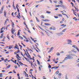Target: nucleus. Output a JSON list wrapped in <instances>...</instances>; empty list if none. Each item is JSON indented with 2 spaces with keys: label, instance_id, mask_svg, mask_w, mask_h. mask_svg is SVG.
Instances as JSON below:
<instances>
[{
  "label": "nucleus",
  "instance_id": "nucleus-1",
  "mask_svg": "<svg viewBox=\"0 0 79 79\" xmlns=\"http://www.w3.org/2000/svg\"><path fill=\"white\" fill-rule=\"evenodd\" d=\"M73 56H74V54H69L66 55V56H68L69 59H73Z\"/></svg>",
  "mask_w": 79,
  "mask_h": 79
},
{
  "label": "nucleus",
  "instance_id": "nucleus-2",
  "mask_svg": "<svg viewBox=\"0 0 79 79\" xmlns=\"http://www.w3.org/2000/svg\"><path fill=\"white\" fill-rule=\"evenodd\" d=\"M72 47L74 48H76V50H77V51H78V52H79V48H77V47L75 45H73L72 46Z\"/></svg>",
  "mask_w": 79,
  "mask_h": 79
},
{
  "label": "nucleus",
  "instance_id": "nucleus-3",
  "mask_svg": "<svg viewBox=\"0 0 79 79\" xmlns=\"http://www.w3.org/2000/svg\"><path fill=\"white\" fill-rule=\"evenodd\" d=\"M15 57H16V58H17L18 59V60H21L20 59H21V57L18 54H17ZM19 58H20V59H19Z\"/></svg>",
  "mask_w": 79,
  "mask_h": 79
},
{
  "label": "nucleus",
  "instance_id": "nucleus-4",
  "mask_svg": "<svg viewBox=\"0 0 79 79\" xmlns=\"http://www.w3.org/2000/svg\"><path fill=\"white\" fill-rule=\"evenodd\" d=\"M11 32L13 34H14V33L15 32V29H14L13 28H12L11 29Z\"/></svg>",
  "mask_w": 79,
  "mask_h": 79
},
{
  "label": "nucleus",
  "instance_id": "nucleus-5",
  "mask_svg": "<svg viewBox=\"0 0 79 79\" xmlns=\"http://www.w3.org/2000/svg\"><path fill=\"white\" fill-rule=\"evenodd\" d=\"M3 9H4V6H3L1 8V10H0V14L3 13Z\"/></svg>",
  "mask_w": 79,
  "mask_h": 79
},
{
  "label": "nucleus",
  "instance_id": "nucleus-6",
  "mask_svg": "<svg viewBox=\"0 0 79 79\" xmlns=\"http://www.w3.org/2000/svg\"><path fill=\"white\" fill-rule=\"evenodd\" d=\"M54 48H53V47H52L49 50V51H48V53H50V52H51L53 50Z\"/></svg>",
  "mask_w": 79,
  "mask_h": 79
},
{
  "label": "nucleus",
  "instance_id": "nucleus-7",
  "mask_svg": "<svg viewBox=\"0 0 79 79\" xmlns=\"http://www.w3.org/2000/svg\"><path fill=\"white\" fill-rule=\"evenodd\" d=\"M7 13H6V10H4V15L5 17H6V14Z\"/></svg>",
  "mask_w": 79,
  "mask_h": 79
},
{
  "label": "nucleus",
  "instance_id": "nucleus-8",
  "mask_svg": "<svg viewBox=\"0 0 79 79\" xmlns=\"http://www.w3.org/2000/svg\"><path fill=\"white\" fill-rule=\"evenodd\" d=\"M68 44H70L71 43H72V41H71V40H69L68 39Z\"/></svg>",
  "mask_w": 79,
  "mask_h": 79
},
{
  "label": "nucleus",
  "instance_id": "nucleus-9",
  "mask_svg": "<svg viewBox=\"0 0 79 79\" xmlns=\"http://www.w3.org/2000/svg\"><path fill=\"white\" fill-rule=\"evenodd\" d=\"M18 6H18V4H17V5H16V8L18 12H19V8Z\"/></svg>",
  "mask_w": 79,
  "mask_h": 79
},
{
  "label": "nucleus",
  "instance_id": "nucleus-10",
  "mask_svg": "<svg viewBox=\"0 0 79 79\" xmlns=\"http://www.w3.org/2000/svg\"><path fill=\"white\" fill-rule=\"evenodd\" d=\"M44 25L46 26H51V24L50 23H45Z\"/></svg>",
  "mask_w": 79,
  "mask_h": 79
},
{
  "label": "nucleus",
  "instance_id": "nucleus-11",
  "mask_svg": "<svg viewBox=\"0 0 79 79\" xmlns=\"http://www.w3.org/2000/svg\"><path fill=\"white\" fill-rule=\"evenodd\" d=\"M10 61H12V62H13V63H15V64H16V61H17L16 60H15V61H14L12 59H11Z\"/></svg>",
  "mask_w": 79,
  "mask_h": 79
},
{
  "label": "nucleus",
  "instance_id": "nucleus-12",
  "mask_svg": "<svg viewBox=\"0 0 79 79\" xmlns=\"http://www.w3.org/2000/svg\"><path fill=\"white\" fill-rule=\"evenodd\" d=\"M8 21L9 22V19H6V20L5 21L4 24H6V23H7V21Z\"/></svg>",
  "mask_w": 79,
  "mask_h": 79
},
{
  "label": "nucleus",
  "instance_id": "nucleus-13",
  "mask_svg": "<svg viewBox=\"0 0 79 79\" xmlns=\"http://www.w3.org/2000/svg\"><path fill=\"white\" fill-rule=\"evenodd\" d=\"M12 26L13 28L15 27V24H14V22L12 23Z\"/></svg>",
  "mask_w": 79,
  "mask_h": 79
},
{
  "label": "nucleus",
  "instance_id": "nucleus-14",
  "mask_svg": "<svg viewBox=\"0 0 79 79\" xmlns=\"http://www.w3.org/2000/svg\"><path fill=\"white\" fill-rule=\"evenodd\" d=\"M56 15L58 16H60V17H62V15H61V14H56Z\"/></svg>",
  "mask_w": 79,
  "mask_h": 79
},
{
  "label": "nucleus",
  "instance_id": "nucleus-15",
  "mask_svg": "<svg viewBox=\"0 0 79 79\" xmlns=\"http://www.w3.org/2000/svg\"><path fill=\"white\" fill-rule=\"evenodd\" d=\"M29 63L31 64V66H33V64H32V63H33V62H32V61H29Z\"/></svg>",
  "mask_w": 79,
  "mask_h": 79
},
{
  "label": "nucleus",
  "instance_id": "nucleus-16",
  "mask_svg": "<svg viewBox=\"0 0 79 79\" xmlns=\"http://www.w3.org/2000/svg\"><path fill=\"white\" fill-rule=\"evenodd\" d=\"M20 35V32H19V30L18 31V33H17L18 36H19Z\"/></svg>",
  "mask_w": 79,
  "mask_h": 79
},
{
  "label": "nucleus",
  "instance_id": "nucleus-17",
  "mask_svg": "<svg viewBox=\"0 0 79 79\" xmlns=\"http://www.w3.org/2000/svg\"><path fill=\"white\" fill-rule=\"evenodd\" d=\"M68 59V56L66 57L64 59V61H65L66 60H67Z\"/></svg>",
  "mask_w": 79,
  "mask_h": 79
},
{
  "label": "nucleus",
  "instance_id": "nucleus-18",
  "mask_svg": "<svg viewBox=\"0 0 79 79\" xmlns=\"http://www.w3.org/2000/svg\"><path fill=\"white\" fill-rule=\"evenodd\" d=\"M61 26H63L64 27H66V25H64V24H63L62 25H61Z\"/></svg>",
  "mask_w": 79,
  "mask_h": 79
},
{
  "label": "nucleus",
  "instance_id": "nucleus-19",
  "mask_svg": "<svg viewBox=\"0 0 79 79\" xmlns=\"http://www.w3.org/2000/svg\"><path fill=\"white\" fill-rule=\"evenodd\" d=\"M62 15H65V16H66V17H67V18H68L69 17H68V16L67 15H66V14H64V13H62Z\"/></svg>",
  "mask_w": 79,
  "mask_h": 79
},
{
  "label": "nucleus",
  "instance_id": "nucleus-20",
  "mask_svg": "<svg viewBox=\"0 0 79 79\" xmlns=\"http://www.w3.org/2000/svg\"><path fill=\"white\" fill-rule=\"evenodd\" d=\"M66 30H67V28H65V29H64V30H63L62 31V32H65V31H66Z\"/></svg>",
  "mask_w": 79,
  "mask_h": 79
},
{
  "label": "nucleus",
  "instance_id": "nucleus-21",
  "mask_svg": "<svg viewBox=\"0 0 79 79\" xmlns=\"http://www.w3.org/2000/svg\"><path fill=\"white\" fill-rule=\"evenodd\" d=\"M10 67H11V65H9L7 66L6 67V68L8 69V68H10Z\"/></svg>",
  "mask_w": 79,
  "mask_h": 79
},
{
  "label": "nucleus",
  "instance_id": "nucleus-22",
  "mask_svg": "<svg viewBox=\"0 0 79 79\" xmlns=\"http://www.w3.org/2000/svg\"><path fill=\"white\" fill-rule=\"evenodd\" d=\"M35 46L36 47V48H37V50H39V51H40V49L38 48L37 47V46L36 44H35Z\"/></svg>",
  "mask_w": 79,
  "mask_h": 79
},
{
  "label": "nucleus",
  "instance_id": "nucleus-23",
  "mask_svg": "<svg viewBox=\"0 0 79 79\" xmlns=\"http://www.w3.org/2000/svg\"><path fill=\"white\" fill-rule=\"evenodd\" d=\"M7 39H9V40H10V37L9 36V35L8 34L7 35Z\"/></svg>",
  "mask_w": 79,
  "mask_h": 79
},
{
  "label": "nucleus",
  "instance_id": "nucleus-24",
  "mask_svg": "<svg viewBox=\"0 0 79 79\" xmlns=\"http://www.w3.org/2000/svg\"><path fill=\"white\" fill-rule=\"evenodd\" d=\"M40 18H42V19H44V15H42L40 16Z\"/></svg>",
  "mask_w": 79,
  "mask_h": 79
},
{
  "label": "nucleus",
  "instance_id": "nucleus-25",
  "mask_svg": "<svg viewBox=\"0 0 79 79\" xmlns=\"http://www.w3.org/2000/svg\"><path fill=\"white\" fill-rule=\"evenodd\" d=\"M13 47H12V46H10L9 47V48L8 49H11V48H12Z\"/></svg>",
  "mask_w": 79,
  "mask_h": 79
},
{
  "label": "nucleus",
  "instance_id": "nucleus-26",
  "mask_svg": "<svg viewBox=\"0 0 79 79\" xmlns=\"http://www.w3.org/2000/svg\"><path fill=\"white\" fill-rule=\"evenodd\" d=\"M49 32L51 34H53L54 33V31H49Z\"/></svg>",
  "mask_w": 79,
  "mask_h": 79
},
{
  "label": "nucleus",
  "instance_id": "nucleus-27",
  "mask_svg": "<svg viewBox=\"0 0 79 79\" xmlns=\"http://www.w3.org/2000/svg\"><path fill=\"white\" fill-rule=\"evenodd\" d=\"M3 37L4 38L3 39V40H1V41H3V42H4V41H5V37L4 36Z\"/></svg>",
  "mask_w": 79,
  "mask_h": 79
},
{
  "label": "nucleus",
  "instance_id": "nucleus-28",
  "mask_svg": "<svg viewBox=\"0 0 79 79\" xmlns=\"http://www.w3.org/2000/svg\"><path fill=\"white\" fill-rule=\"evenodd\" d=\"M60 53L59 52L57 53V56H60Z\"/></svg>",
  "mask_w": 79,
  "mask_h": 79
},
{
  "label": "nucleus",
  "instance_id": "nucleus-29",
  "mask_svg": "<svg viewBox=\"0 0 79 79\" xmlns=\"http://www.w3.org/2000/svg\"><path fill=\"white\" fill-rule=\"evenodd\" d=\"M23 37L25 39H26V40H27V38L26 37V36H24V35H23Z\"/></svg>",
  "mask_w": 79,
  "mask_h": 79
},
{
  "label": "nucleus",
  "instance_id": "nucleus-30",
  "mask_svg": "<svg viewBox=\"0 0 79 79\" xmlns=\"http://www.w3.org/2000/svg\"><path fill=\"white\" fill-rule=\"evenodd\" d=\"M50 21V20L48 19H45V22H48Z\"/></svg>",
  "mask_w": 79,
  "mask_h": 79
},
{
  "label": "nucleus",
  "instance_id": "nucleus-31",
  "mask_svg": "<svg viewBox=\"0 0 79 79\" xmlns=\"http://www.w3.org/2000/svg\"><path fill=\"white\" fill-rule=\"evenodd\" d=\"M19 38H20V39H23V37H21V36H19Z\"/></svg>",
  "mask_w": 79,
  "mask_h": 79
},
{
  "label": "nucleus",
  "instance_id": "nucleus-32",
  "mask_svg": "<svg viewBox=\"0 0 79 79\" xmlns=\"http://www.w3.org/2000/svg\"><path fill=\"white\" fill-rule=\"evenodd\" d=\"M37 62L38 64H40V62L39 60H37Z\"/></svg>",
  "mask_w": 79,
  "mask_h": 79
},
{
  "label": "nucleus",
  "instance_id": "nucleus-33",
  "mask_svg": "<svg viewBox=\"0 0 79 79\" xmlns=\"http://www.w3.org/2000/svg\"><path fill=\"white\" fill-rule=\"evenodd\" d=\"M46 13H48L49 14H50V13H51V12L50 11H47Z\"/></svg>",
  "mask_w": 79,
  "mask_h": 79
},
{
  "label": "nucleus",
  "instance_id": "nucleus-34",
  "mask_svg": "<svg viewBox=\"0 0 79 79\" xmlns=\"http://www.w3.org/2000/svg\"><path fill=\"white\" fill-rule=\"evenodd\" d=\"M70 3L71 5H72L73 7H74V4H73V3L72 2H71Z\"/></svg>",
  "mask_w": 79,
  "mask_h": 79
},
{
  "label": "nucleus",
  "instance_id": "nucleus-35",
  "mask_svg": "<svg viewBox=\"0 0 79 79\" xmlns=\"http://www.w3.org/2000/svg\"><path fill=\"white\" fill-rule=\"evenodd\" d=\"M56 28L55 27H54L52 28V30H53V31H55V30H56Z\"/></svg>",
  "mask_w": 79,
  "mask_h": 79
},
{
  "label": "nucleus",
  "instance_id": "nucleus-36",
  "mask_svg": "<svg viewBox=\"0 0 79 79\" xmlns=\"http://www.w3.org/2000/svg\"><path fill=\"white\" fill-rule=\"evenodd\" d=\"M21 55H22V56H23V57H24V55H23V52H22L21 53Z\"/></svg>",
  "mask_w": 79,
  "mask_h": 79
},
{
  "label": "nucleus",
  "instance_id": "nucleus-37",
  "mask_svg": "<svg viewBox=\"0 0 79 79\" xmlns=\"http://www.w3.org/2000/svg\"><path fill=\"white\" fill-rule=\"evenodd\" d=\"M51 67H52V66L50 65H49V66H48V68H49V69H50V68H51Z\"/></svg>",
  "mask_w": 79,
  "mask_h": 79
},
{
  "label": "nucleus",
  "instance_id": "nucleus-38",
  "mask_svg": "<svg viewBox=\"0 0 79 79\" xmlns=\"http://www.w3.org/2000/svg\"><path fill=\"white\" fill-rule=\"evenodd\" d=\"M4 34L3 33H2V34H1V37H2H2H3V35Z\"/></svg>",
  "mask_w": 79,
  "mask_h": 79
},
{
  "label": "nucleus",
  "instance_id": "nucleus-39",
  "mask_svg": "<svg viewBox=\"0 0 79 79\" xmlns=\"http://www.w3.org/2000/svg\"><path fill=\"white\" fill-rule=\"evenodd\" d=\"M32 46L33 47V49L35 50V46H34V45H33Z\"/></svg>",
  "mask_w": 79,
  "mask_h": 79
},
{
  "label": "nucleus",
  "instance_id": "nucleus-40",
  "mask_svg": "<svg viewBox=\"0 0 79 79\" xmlns=\"http://www.w3.org/2000/svg\"><path fill=\"white\" fill-rule=\"evenodd\" d=\"M19 63H20L21 64H23V65H24V64H23V63H22V62H21L19 61Z\"/></svg>",
  "mask_w": 79,
  "mask_h": 79
},
{
  "label": "nucleus",
  "instance_id": "nucleus-41",
  "mask_svg": "<svg viewBox=\"0 0 79 79\" xmlns=\"http://www.w3.org/2000/svg\"><path fill=\"white\" fill-rule=\"evenodd\" d=\"M55 68H56V66L52 67V68H51V69H55Z\"/></svg>",
  "mask_w": 79,
  "mask_h": 79
},
{
  "label": "nucleus",
  "instance_id": "nucleus-42",
  "mask_svg": "<svg viewBox=\"0 0 79 79\" xmlns=\"http://www.w3.org/2000/svg\"><path fill=\"white\" fill-rule=\"evenodd\" d=\"M59 73V71H57L56 72V74H58V73Z\"/></svg>",
  "mask_w": 79,
  "mask_h": 79
},
{
  "label": "nucleus",
  "instance_id": "nucleus-43",
  "mask_svg": "<svg viewBox=\"0 0 79 79\" xmlns=\"http://www.w3.org/2000/svg\"><path fill=\"white\" fill-rule=\"evenodd\" d=\"M3 30H1V31H0V33H3Z\"/></svg>",
  "mask_w": 79,
  "mask_h": 79
},
{
  "label": "nucleus",
  "instance_id": "nucleus-44",
  "mask_svg": "<svg viewBox=\"0 0 79 79\" xmlns=\"http://www.w3.org/2000/svg\"><path fill=\"white\" fill-rule=\"evenodd\" d=\"M20 52V51H19V50H18L16 51L17 53H19Z\"/></svg>",
  "mask_w": 79,
  "mask_h": 79
},
{
  "label": "nucleus",
  "instance_id": "nucleus-45",
  "mask_svg": "<svg viewBox=\"0 0 79 79\" xmlns=\"http://www.w3.org/2000/svg\"><path fill=\"white\" fill-rule=\"evenodd\" d=\"M19 46L20 47V49H21V48H22L23 47H22V46L20 45V44H19Z\"/></svg>",
  "mask_w": 79,
  "mask_h": 79
},
{
  "label": "nucleus",
  "instance_id": "nucleus-46",
  "mask_svg": "<svg viewBox=\"0 0 79 79\" xmlns=\"http://www.w3.org/2000/svg\"><path fill=\"white\" fill-rule=\"evenodd\" d=\"M45 44L46 45H48V42H46Z\"/></svg>",
  "mask_w": 79,
  "mask_h": 79
},
{
  "label": "nucleus",
  "instance_id": "nucleus-47",
  "mask_svg": "<svg viewBox=\"0 0 79 79\" xmlns=\"http://www.w3.org/2000/svg\"><path fill=\"white\" fill-rule=\"evenodd\" d=\"M25 26H26V27L27 29H29V28H28V27H27V25H25Z\"/></svg>",
  "mask_w": 79,
  "mask_h": 79
},
{
  "label": "nucleus",
  "instance_id": "nucleus-48",
  "mask_svg": "<svg viewBox=\"0 0 79 79\" xmlns=\"http://www.w3.org/2000/svg\"><path fill=\"white\" fill-rule=\"evenodd\" d=\"M13 73H16V72L15 71V69L13 70Z\"/></svg>",
  "mask_w": 79,
  "mask_h": 79
},
{
  "label": "nucleus",
  "instance_id": "nucleus-49",
  "mask_svg": "<svg viewBox=\"0 0 79 79\" xmlns=\"http://www.w3.org/2000/svg\"><path fill=\"white\" fill-rule=\"evenodd\" d=\"M23 24H24V25H25V26H26V22H23Z\"/></svg>",
  "mask_w": 79,
  "mask_h": 79
},
{
  "label": "nucleus",
  "instance_id": "nucleus-50",
  "mask_svg": "<svg viewBox=\"0 0 79 79\" xmlns=\"http://www.w3.org/2000/svg\"><path fill=\"white\" fill-rule=\"evenodd\" d=\"M54 18L56 19H57V18H58V17L56 16H54Z\"/></svg>",
  "mask_w": 79,
  "mask_h": 79
},
{
  "label": "nucleus",
  "instance_id": "nucleus-51",
  "mask_svg": "<svg viewBox=\"0 0 79 79\" xmlns=\"http://www.w3.org/2000/svg\"><path fill=\"white\" fill-rule=\"evenodd\" d=\"M37 56H39V58H41V56H40V55L38 54V55Z\"/></svg>",
  "mask_w": 79,
  "mask_h": 79
},
{
  "label": "nucleus",
  "instance_id": "nucleus-52",
  "mask_svg": "<svg viewBox=\"0 0 79 79\" xmlns=\"http://www.w3.org/2000/svg\"><path fill=\"white\" fill-rule=\"evenodd\" d=\"M71 52H77V51H75L74 50H72Z\"/></svg>",
  "mask_w": 79,
  "mask_h": 79
},
{
  "label": "nucleus",
  "instance_id": "nucleus-53",
  "mask_svg": "<svg viewBox=\"0 0 79 79\" xmlns=\"http://www.w3.org/2000/svg\"><path fill=\"white\" fill-rule=\"evenodd\" d=\"M21 44H22L24 47H26V45H25L24 44H23V43H22Z\"/></svg>",
  "mask_w": 79,
  "mask_h": 79
},
{
  "label": "nucleus",
  "instance_id": "nucleus-54",
  "mask_svg": "<svg viewBox=\"0 0 79 79\" xmlns=\"http://www.w3.org/2000/svg\"><path fill=\"white\" fill-rule=\"evenodd\" d=\"M14 53L15 55H16V54L18 53L17 52H14Z\"/></svg>",
  "mask_w": 79,
  "mask_h": 79
},
{
  "label": "nucleus",
  "instance_id": "nucleus-55",
  "mask_svg": "<svg viewBox=\"0 0 79 79\" xmlns=\"http://www.w3.org/2000/svg\"><path fill=\"white\" fill-rule=\"evenodd\" d=\"M1 60H4V58L3 57H2L1 58Z\"/></svg>",
  "mask_w": 79,
  "mask_h": 79
},
{
  "label": "nucleus",
  "instance_id": "nucleus-56",
  "mask_svg": "<svg viewBox=\"0 0 79 79\" xmlns=\"http://www.w3.org/2000/svg\"><path fill=\"white\" fill-rule=\"evenodd\" d=\"M49 29H50V30H52V29H53V28H52V27H50L49 28Z\"/></svg>",
  "mask_w": 79,
  "mask_h": 79
},
{
  "label": "nucleus",
  "instance_id": "nucleus-57",
  "mask_svg": "<svg viewBox=\"0 0 79 79\" xmlns=\"http://www.w3.org/2000/svg\"><path fill=\"white\" fill-rule=\"evenodd\" d=\"M17 17L18 18V19H20V18L19 17V16L18 15H17Z\"/></svg>",
  "mask_w": 79,
  "mask_h": 79
},
{
  "label": "nucleus",
  "instance_id": "nucleus-58",
  "mask_svg": "<svg viewBox=\"0 0 79 79\" xmlns=\"http://www.w3.org/2000/svg\"><path fill=\"white\" fill-rule=\"evenodd\" d=\"M59 6H60V5H56V8L57 7H59Z\"/></svg>",
  "mask_w": 79,
  "mask_h": 79
},
{
  "label": "nucleus",
  "instance_id": "nucleus-59",
  "mask_svg": "<svg viewBox=\"0 0 79 79\" xmlns=\"http://www.w3.org/2000/svg\"><path fill=\"white\" fill-rule=\"evenodd\" d=\"M54 2L56 3L58 2L57 1H54Z\"/></svg>",
  "mask_w": 79,
  "mask_h": 79
},
{
  "label": "nucleus",
  "instance_id": "nucleus-60",
  "mask_svg": "<svg viewBox=\"0 0 79 79\" xmlns=\"http://www.w3.org/2000/svg\"><path fill=\"white\" fill-rule=\"evenodd\" d=\"M49 1L51 3H52L53 2H52V1L51 0H49Z\"/></svg>",
  "mask_w": 79,
  "mask_h": 79
},
{
  "label": "nucleus",
  "instance_id": "nucleus-61",
  "mask_svg": "<svg viewBox=\"0 0 79 79\" xmlns=\"http://www.w3.org/2000/svg\"><path fill=\"white\" fill-rule=\"evenodd\" d=\"M61 73H59V74H58V76H61Z\"/></svg>",
  "mask_w": 79,
  "mask_h": 79
},
{
  "label": "nucleus",
  "instance_id": "nucleus-62",
  "mask_svg": "<svg viewBox=\"0 0 79 79\" xmlns=\"http://www.w3.org/2000/svg\"><path fill=\"white\" fill-rule=\"evenodd\" d=\"M10 26V24L8 25L7 26V27H8Z\"/></svg>",
  "mask_w": 79,
  "mask_h": 79
},
{
  "label": "nucleus",
  "instance_id": "nucleus-63",
  "mask_svg": "<svg viewBox=\"0 0 79 79\" xmlns=\"http://www.w3.org/2000/svg\"><path fill=\"white\" fill-rule=\"evenodd\" d=\"M15 68H18V67H17V66L16 65H15Z\"/></svg>",
  "mask_w": 79,
  "mask_h": 79
},
{
  "label": "nucleus",
  "instance_id": "nucleus-64",
  "mask_svg": "<svg viewBox=\"0 0 79 79\" xmlns=\"http://www.w3.org/2000/svg\"><path fill=\"white\" fill-rule=\"evenodd\" d=\"M77 79H79V76L77 77Z\"/></svg>",
  "mask_w": 79,
  "mask_h": 79
}]
</instances>
